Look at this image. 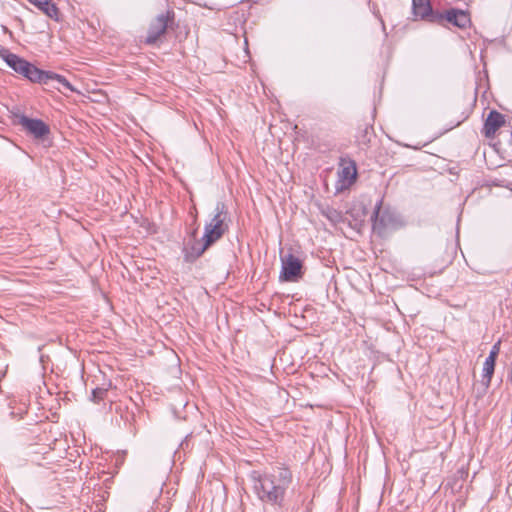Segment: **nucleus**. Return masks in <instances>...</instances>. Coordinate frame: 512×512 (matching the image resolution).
I'll return each instance as SVG.
<instances>
[{"label":"nucleus","instance_id":"nucleus-1","mask_svg":"<svg viewBox=\"0 0 512 512\" xmlns=\"http://www.w3.org/2000/svg\"><path fill=\"white\" fill-rule=\"evenodd\" d=\"M251 477L259 499L272 504H281L292 483V473L285 467H273L263 474L254 471Z\"/></svg>","mask_w":512,"mask_h":512},{"label":"nucleus","instance_id":"nucleus-2","mask_svg":"<svg viewBox=\"0 0 512 512\" xmlns=\"http://www.w3.org/2000/svg\"><path fill=\"white\" fill-rule=\"evenodd\" d=\"M0 57L14 71L22 74L33 82L45 85H49L50 82H56L58 85H54L53 87L60 92H63L61 87L72 92L75 91V88L63 76L53 72L42 71L6 49H0Z\"/></svg>","mask_w":512,"mask_h":512},{"label":"nucleus","instance_id":"nucleus-3","mask_svg":"<svg viewBox=\"0 0 512 512\" xmlns=\"http://www.w3.org/2000/svg\"><path fill=\"white\" fill-rule=\"evenodd\" d=\"M223 208L224 206L222 204H217L215 215L213 216L211 221L205 226V233L202 238V246L193 248V250L196 253V256L202 255L204 251L214 242L219 240L226 231L227 226L224 223L225 217L223 216Z\"/></svg>","mask_w":512,"mask_h":512},{"label":"nucleus","instance_id":"nucleus-4","mask_svg":"<svg viewBox=\"0 0 512 512\" xmlns=\"http://www.w3.org/2000/svg\"><path fill=\"white\" fill-rule=\"evenodd\" d=\"M281 264L280 281L297 282L302 278L303 265L298 257L291 253L285 254L281 257Z\"/></svg>","mask_w":512,"mask_h":512},{"label":"nucleus","instance_id":"nucleus-5","mask_svg":"<svg viewBox=\"0 0 512 512\" xmlns=\"http://www.w3.org/2000/svg\"><path fill=\"white\" fill-rule=\"evenodd\" d=\"M338 180L336 188L338 191L349 188L356 180L357 170L355 162L348 159H341L337 172Z\"/></svg>","mask_w":512,"mask_h":512},{"label":"nucleus","instance_id":"nucleus-6","mask_svg":"<svg viewBox=\"0 0 512 512\" xmlns=\"http://www.w3.org/2000/svg\"><path fill=\"white\" fill-rule=\"evenodd\" d=\"M173 20V13L167 12L166 14H161L155 18V20L151 23L148 35L146 38V42L148 44H154L157 40L165 34L169 22Z\"/></svg>","mask_w":512,"mask_h":512},{"label":"nucleus","instance_id":"nucleus-7","mask_svg":"<svg viewBox=\"0 0 512 512\" xmlns=\"http://www.w3.org/2000/svg\"><path fill=\"white\" fill-rule=\"evenodd\" d=\"M506 126L505 116L496 110H491L485 120L483 133L487 138H494L496 132Z\"/></svg>","mask_w":512,"mask_h":512},{"label":"nucleus","instance_id":"nucleus-8","mask_svg":"<svg viewBox=\"0 0 512 512\" xmlns=\"http://www.w3.org/2000/svg\"><path fill=\"white\" fill-rule=\"evenodd\" d=\"M20 122L21 125L36 138H43L49 132L48 126L41 120L22 117Z\"/></svg>","mask_w":512,"mask_h":512},{"label":"nucleus","instance_id":"nucleus-9","mask_svg":"<svg viewBox=\"0 0 512 512\" xmlns=\"http://www.w3.org/2000/svg\"><path fill=\"white\" fill-rule=\"evenodd\" d=\"M441 19L446 20L447 22L459 28H465L470 25L469 14L462 10L452 9L447 11L444 15L441 16Z\"/></svg>","mask_w":512,"mask_h":512},{"label":"nucleus","instance_id":"nucleus-10","mask_svg":"<svg viewBox=\"0 0 512 512\" xmlns=\"http://www.w3.org/2000/svg\"><path fill=\"white\" fill-rule=\"evenodd\" d=\"M501 138L496 143V147L499 153L503 157L512 160V130L509 133H501Z\"/></svg>","mask_w":512,"mask_h":512},{"label":"nucleus","instance_id":"nucleus-11","mask_svg":"<svg viewBox=\"0 0 512 512\" xmlns=\"http://www.w3.org/2000/svg\"><path fill=\"white\" fill-rule=\"evenodd\" d=\"M412 5L415 17L424 18L431 13V5L429 0H412Z\"/></svg>","mask_w":512,"mask_h":512},{"label":"nucleus","instance_id":"nucleus-12","mask_svg":"<svg viewBox=\"0 0 512 512\" xmlns=\"http://www.w3.org/2000/svg\"><path fill=\"white\" fill-rule=\"evenodd\" d=\"M380 208H381V203L376 205L375 211L372 216L373 228L378 231H381L383 228H385L388 225V218H389V215L380 214Z\"/></svg>","mask_w":512,"mask_h":512},{"label":"nucleus","instance_id":"nucleus-13","mask_svg":"<svg viewBox=\"0 0 512 512\" xmlns=\"http://www.w3.org/2000/svg\"><path fill=\"white\" fill-rule=\"evenodd\" d=\"M495 361L492 358H486L484 364H483V375H482V383L483 385L488 388L494 373L495 369Z\"/></svg>","mask_w":512,"mask_h":512},{"label":"nucleus","instance_id":"nucleus-14","mask_svg":"<svg viewBox=\"0 0 512 512\" xmlns=\"http://www.w3.org/2000/svg\"><path fill=\"white\" fill-rule=\"evenodd\" d=\"M41 10H43L49 17H55L58 13V9L50 0H30Z\"/></svg>","mask_w":512,"mask_h":512},{"label":"nucleus","instance_id":"nucleus-15","mask_svg":"<svg viewBox=\"0 0 512 512\" xmlns=\"http://www.w3.org/2000/svg\"><path fill=\"white\" fill-rule=\"evenodd\" d=\"M107 394V389L105 388H96L92 392V400L98 403L100 400L104 399Z\"/></svg>","mask_w":512,"mask_h":512},{"label":"nucleus","instance_id":"nucleus-16","mask_svg":"<svg viewBox=\"0 0 512 512\" xmlns=\"http://www.w3.org/2000/svg\"><path fill=\"white\" fill-rule=\"evenodd\" d=\"M499 351H500V341H498L496 344H494V346L492 347V349L489 353V356L487 358H492V359L496 360V358L499 354Z\"/></svg>","mask_w":512,"mask_h":512}]
</instances>
